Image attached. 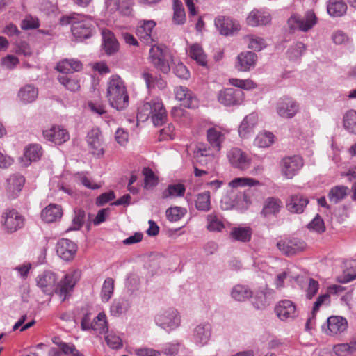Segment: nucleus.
I'll return each instance as SVG.
<instances>
[{
    "mask_svg": "<svg viewBox=\"0 0 356 356\" xmlns=\"http://www.w3.org/2000/svg\"><path fill=\"white\" fill-rule=\"evenodd\" d=\"M79 279V271H73L67 273L57 282L58 277L56 273L50 270H46L38 275L36 277V284L42 291L47 295L54 293L58 295L64 302L72 291Z\"/></svg>",
    "mask_w": 356,
    "mask_h": 356,
    "instance_id": "f257e3e1",
    "label": "nucleus"
},
{
    "mask_svg": "<svg viewBox=\"0 0 356 356\" xmlns=\"http://www.w3.org/2000/svg\"><path fill=\"white\" fill-rule=\"evenodd\" d=\"M59 24L71 25V32L76 41L91 38L96 32L95 22L90 17L77 13H72L60 17Z\"/></svg>",
    "mask_w": 356,
    "mask_h": 356,
    "instance_id": "f03ea898",
    "label": "nucleus"
},
{
    "mask_svg": "<svg viewBox=\"0 0 356 356\" xmlns=\"http://www.w3.org/2000/svg\"><path fill=\"white\" fill-rule=\"evenodd\" d=\"M106 97L110 106L122 111L129 106V97L124 81L119 75H112L107 83Z\"/></svg>",
    "mask_w": 356,
    "mask_h": 356,
    "instance_id": "7ed1b4c3",
    "label": "nucleus"
},
{
    "mask_svg": "<svg viewBox=\"0 0 356 356\" xmlns=\"http://www.w3.org/2000/svg\"><path fill=\"white\" fill-rule=\"evenodd\" d=\"M137 118L143 122L151 118L154 126L160 127L166 122L168 115L163 102L154 99L138 108Z\"/></svg>",
    "mask_w": 356,
    "mask_h": 356,
    "instance_id": "20e7f679",
    "label": "nucleus"
},
{
    "mask_svg": "<svg viewBox=\"0 0 356 356\" xmlns=\"http://www.w3.org/2000/svg\"><path fill=\"white\" fill-rule=\"evenodd\" d=\"M149 60L154 67L163 74H168L173 61L169 49L162 45H153L149 49Z\"/></svg>",
    "mask_w": 356,
    "mask_h": 356,
    "instance_id": "39448f33",
    "label": "nucleus"
},
{
    "mask_svg": "<svg viewBox=\"0 0 356 356\" xmlns=\"http://www.w3.org/2000/svg\"><path fill=\"white\" fill-rule=\"evenodd\" d=\"M154 321L158 326L170 332L179 326L181 316L176 309L171 307L158 313Z\"/></svg>",
    "mask_w": 356,
    "mask_h": 356,
    "instance_id": "423d86ee",
    "label": "nucleus"
},
{
    "mask_svg": "<svg viewBox=\"0 0 356 356\" xmlns=\"http://www.w3.org/2000/svg\"><path fill=\"white\" fill-rule=\"evenodd\" d=\"M217 98L219 103L226 107L238 106L244 100V92L234 88H224L218 92Z\"/></svg>",
    "mask_w": 356,
    "mask_h": 356,
    "instance_id": "0eeeda50",
    "label": "nucleus"
},
{
    "mask_svg": "<svg viewBox=\"0 0 356 356\" xmlns=\"http://www.w3.org/2000/svg\"><path fill=\"white\" fill-rule=\"evenodd\" d=\"M304 165V160L299 155L287 156L280 162L282 174L287 179H292Z\"/></svg>",
    "mask_w": 356,
    "mask_h": 356,
    "instance_id": "6e6552de",
    "label": "nucleus"
},
{
    "mask_svg": "<svg viewBox=\"0 0 356 356\" xmlns=\"http://www.w3.org/2000/svg\"><path fill=\"white\" fill-rule=\"evenodd\" d=\"M275 109L280 117L290 119L298 113L300 105L292 97L284 96L278 99Z\"/></svg>",
    "mask_w": 356,
    "mask_h": 356,
    "instance_id": "1a4fd4ad",
    "label": "nucleus"
},
{
    "mask_svg": "<svg viewBox=\"0 0 356 356\" xmlns=\"http://www.w3.org/2000/svg\"><path fill=\"white\" fill-rule=\"evenodd\" d=\"M317 22V18L312 10L306 12L303 17L299 15H292L288 20L289 26L291 30L298 29L302 31H307Z\"/></svg>",
    "mask_w": 356,
    "mask_h": 356,
    "instance_id": "9d476101",
    "label": "nucleus"
},
{
    "mask_svg": "<svg viewBox=\"0 0 356 356\" xmlns=\"http://www.w3.org/2000/svg\"><path fill=\"white\" fill-rule=\"evenodd\" d=\"M3 226L8 233H13L23 227L24 218L15 209L6 210L2 214Z\"/></svg>",
    "mask_w": 356,
    "mask_h": 356,
    "instance_id": "9b49d317",
    "label": "nucleus"
},
{
    "mask_svg": "<svg viewBox=\"0 0 356 356\" xmlns=\"http://www.w3.org/2000/svg\"><path fill=\"white\" fill-rule=\"evenodd\" d=\"M277 247L284 254L290 257L304 251L307 244L302 239L293 238L278 241Z\"/></svg>",
    "mask_w": 356,
    "mask_h": 356,
    "instance_id": "f8f14e48",
    "label": "nucleus"
},
{
    "mask_svg": "<svg viewBox=\"0 0 356 356\" xmlns=\"http://www.w3.org/2000/svg\"><path fill=\"white\" fill-rule=\"evenodd\" d=\"M77 245L67 238L60 239L56 245L57 255L65 261H72L76 256Z\"/></svg>",
    "mask_w": 356,
    "mask_h": 356,
    "instance_id": "ddd939ff",
    "label": "nucleus"
},
{
    "mask_svg": "<svg viewBox=\"0 0 356 356\" xmlns=\"http://www.w3.org/2000/svg\"><path fill=\"white\" fill-rule=\"evenodd\" d=\"M194 164L197 166L206 167L207 170L213 167L214 157L210 148L205 144H199L194 150Z\"/></svg>",
    "mask_w": 356,
    "mask_h": 356,
    "instance_id": "4468645a",
    "label": "nucleus"
},
{
    "mask_svg": "<svg viewBox=\"0 0 356 356\" xmlns=\"http://www.w3.org/2000/svg\"><path fill=\"white\" fill-rule=\"evenodd\" d=\"M212 327L208 322H202L197 325L193 331L192 339L193 342L200 346H204L208 343L211 337Z\"/></svg>",
    "mask_w": 356,
    "mask_h": 356,
    "instance_id": "2eb2a0df",
    "label": "nucleus"
},
{
    "mask_svg": "<svg viewBox=\"0 0 356 356\" xmlns=\"http://www.w3.org/2000/svg\"><path fill=\"white\" fill-rule=\"evenodd\" d=\"M214 24L220 33L225 36L233 35L240 29L238 22L229 17L218 16L215 18Z\"/></svg>",
    "mask_w": 356,
    "mask_h": 356,
    "instance_id": "dca6fc26",
    "label": "nucleus"
},
{
    "mask_svg": "<svg viewBox=\"0 0 356 356\" xmlns=\"http://www.w3.org/2000/svg\"><path fill=\"white\" fill-rule=\"evenodd\" d=\"M275 312L281 321L293 319L298 315L295 303L289 300L280 301L275 307Z\"/></svg>",
    "mask_w": 356,
    "mask_h": 356,
    "instance_id": "f3484780",
    "label": "nucleus"
},
{
    "mask_svg": "<svg viewBox=\"0 0 356 356\" xmlns=\"http://www.w3.org/2000/svg\"><path fill=\"white\" fill-rule=\"evenodd\" d=\"M348 328L347 320L339 316H332L327 319V325L322 329L327 334H337L344 332Z\"/></svg>",
    "mask_w": 356,
    "mask_h": 356,
    "instance_id": "a211bd4d",
    "label": "nucleus"
},
{
    "mask_svg": "<svg viewBox=\"0 0 356 356\" xmlns=\"http://www.w3.org/2000/svg\"><path fill=\"white\" fill-rule=\"evenodd\" d=\"M175 97L181 102V105L188 108H195L198 106V101L193 93L185 86H178L175 89Z\"/></svg>",
    "mask_w": 356,
    "mask_h": 356,
    "instance_id": "6ab92c4d",
    "label": "nucleus"
},
{
    "mask_svg": "<svg viewBox=\"0 0 356 356\" xmlns=\"http://www.w3.org/2000/svg\"><path fill=\"white\" fill-rule=\"evenodd\" d=\"M257 55L252 51H243L240 53L236 57L235 67L240 72H248L254 68Z\"/></svg>",
    "mask_w": 356,
    "mask_h": 356,
    "instance_id": "aec40b11",
    "label": "nucleus"
},
{
    "mask_svg": "<svg viewBox=\"0 0 356 356\" xmlns=\"http://www.w3.org/2000/svg\"><path fill=\"white\" fill-rule=\"evenodd\" d=\"M282 207L283 204L280 198L268 197L264 201L260 215L264 218L275 217L279 214Z\"/></svg>",
    "mask_w": 356,
    "mask_h": 356,
    "instance_id": "412c9836",
    "label": "nucleus"
},
{
    "mask_svg": "<svg viewBox=\"0 0 356 356\" xmlns=\"http://www.w3.org/2000/svg\"><path fill=\"white\" fill-rule=\"evenodd\" d=\"M227 157L234 168L245 170L249 168L250 160L245 152L239 148H232L227 154Z\"/></svg>",
    "mask_w": 356,
    "mask_h": 356,
    "instance_id": "4be33fe9",
    "label": "nucleus"
},
{
    "mask_svg": "<svg viewBox=\"0 0 356 356\" xmlns=\"http://www.w3.org/2000/svg\"><path fill=\"white\" fill-rule=\"evenodd\" d=\"M44 138L56 145H61L70 138L66 129L60 126H53L51 129L43 131Z\"/></svg>",
    "mask_w": 356,
    "mask_h": 356,
    "instance_id": "5701e85b",
    "label": "nucleus"
},
{
    "mask_svg": "<svg viewBox=\"0 0 356 356\" xmlns=\"http://www.w3.org/2000/svg\"><path fill=\"white\" fill-rule=\"evenodd\" d=\"M101 136V131L98 128L92 129L87 135V143L92 153L97 156H101L104 153Z\"/></svg>",
    "mask_w": 356,
    "mask_h": 356,
    "instance_id": "b1692460",
    "label": "nucleus"
},
{
    "mask_svg": "<svg viewBox=\"0 0 356 356\" xmlns=\"http://www.w3.org/2000/svg\"><path fill=\"white\" fill-rule=\"evenodd\" d=\"M274 295L275 291L270 289L258 291L253 298L252 304L257 309H264L273 303Z\"/></svg>",
    "mask_w": 356,
    "mask_h": 356,
    "instance_id": "393cba45",
    "label": "nucleus"
},
{
    "mask_svg": "<svg viewBox=\"0 0 356 356\" xmlns=\"http://www.w3.org/2000/svg\"><path fill=\"white\" fill-rule=\"evenodd\" d=\"M309 200L302 194H295L289 197L286 207L292 213H302L309 204Z\"/></svg>",
    "mask_w": 356,
    "mask_h": 356,
    "instance_id": "a878e982",
    "label": "nucleus"
},
{
    "mask_svg": "<svg viewBox=\"0 0 356 356\" xmlns=\"http://www.w3.org/2000/svg\"><path fill=\"white\" fill-rule=\"evenodd\" d=\"M63 214V209L60 205L49 204L42 210L41 218L45 222L51 223L60 220Z\"/></svg>",
    "mask_w": 356,
    "mask_h": 356,
    "instance_id": "bb28decb",
    "label": "nucleus"
},
{
    "mask_svg": "<svg viewBox=\"0 0 356 356\" xmlns=\"http://www.w3.org/2000/svg\"><path fill=\"white\" fill-rule=\"evenodd\" d=\"M102 35V48L107 55H113L119 49V43L114 34L109 30H103Z\"/></svg>",
    "mask_w": 356,
    "mask_h": 356,
    "instance_id": "cd10ccee",
    "label": "nucleus"
},
{
    "mask_svg": "<svg viewBox=\"0 0 356 356\" xmlns=\"http://www.w3.org/2000/svg\"><path fill=\"white\" fill-rule=\"evenodd\" d=\"M105 3L111 11H119L122 15L129 16L131 14L133 0H105Z\"/></svg>",
    "mask_w": 356,
    "mask_h": 356,
    "instance_id": "c85d7f7f",
    "label": "nucleus"
},
{
    "mask_svg": "<svg viewBox=\"0 0 356 356\" xmlns=\"http://www.w3.org/2000/svg\"><path fill=\"white\" fill-rule=\"evenodd\" d=\"M25 183L24 177L19 173L11 175L6 180V188L9 193H12L13 197H15L19 193Z\"/></svg>",
    "mask_w": 356,
    "mask_h": 356,
    "instance_id": "c756f323",
    "label": "nucleus"
},
{
    "mask_svg": "<svg viewBox=\"0 0 356 356\" xmlns=\"http://www.w3.org/2000/svg\"><path fill=\"white\" fill-rule=\"evenodd\" d=\"M246 20L251 26L266 25L270 22V15L266 12L254 10L250 13Z\"/></svg>",
    "mask_w": 356,
    "mask_h": 356,
    "instance_id": "7c9ffc66",
    "label": "nucleus"
},
{
    "mask_svg": "<svg viewBox=\"0 0 356 356\" xmlns=\"http://www.w3.org/2000/svg\"><path fill=\"white\" fill-rule=\"evenodd\" d=\"M83 65L81 61L75 59H64L60 61L56 66L58 72L63 74H72L82 70Z\"/></svg>",
    "mask_w": 356,
    "mask_h": 356,
    "instance_id": "2f4dec72",
    "label": "nucleus"
},
{
    "mask_svg": "<svg viewBox=\"0 0 356 356\" xmlns=\"http://www.w3.org/2000/svg\"><path fill=\"white\" fill-rule=\"evenodd\" d=\"M347 8L343 0H329L327 3V13L332 17H342L346 13Z\"/></svg>",
    "mask_w": 356,
    "mask_h": 356,
    "instance_id": "473e14b6",
    "label": "nucleus"
},
{
    "mask_svg": "<svg viewBox=\"0 0 356 356\" xmlns=\"http://www.w3.org/2000/svg\"><path fill=\"white\" fill-rule=\"evenodd\" d=\"M38 95V88L31 84L24 86L18 92V97L23 104L32 103L37 99Z\"/></svg>",
    "mask_w": 356,
    "mask_h": 356,
    "instance_id": "72a5a7b5",
    "label": "nucleus"
},
{
    "mask_svg": "<svg viewBox=\"0 0 356 356\" xmlns=\"http://www.w3.org/2000/svg\"><path fill=\"white\" fill-rule=\"evenodd\" d=\"M257 123V117L254 113H251L247 115L241 122L239 128H238V134L242 138L248 137L249 134H250L254 127L256 126Z\"/></svg>",
    "mask_w": 356,
    "mask_h": 356,
    "instance_id": "f704fd0d",
    "label": "nucleus"
},
{
    "mask_svg": "<svg viewBox=\"0 0 356 356\" xmlns=\"http://www.w3.org/2000/svg\"><path fill=\"white\" fill-rule=\"evenodd\" d=\"M43 154L42 148L39 144H31L25 147L24 151V156L26 159V165H29L31 162L39 161Z\"/></svg>",
    "mask_w": 356,
    "mask_h": 356,
    "instance_id": "c9c22d12",
    "label": "nucleus"
},
{
    "mask_svg": "<svg viewBox=\"0 0 356 356\" xmlns=\"http://www.w3.org/2000/svg\"><path fill=\"white\" fill-rule=\"evenodd\" d=\"M253 191L248 188L243 192H238L234 200V206L238 209H247L252 204Z\"/></svg>",
    "mask_w": 356,
    "mask_h": 356,
    "instance_id": "e433bc0d",
    "label": "nucleus"
},
{
    "mask_svg": "<svg viewBox=\"0 0 356 356\" xmlns=\"http://www.w3.org/2000/svg\"><path fill=\"white\" fill-rule=\"evenodd\" d=\"M349 189L343 185L334 186L330 190L327 197L331 202L338 204L343 200L348 194Z\"/></svg>",
    "mask_w": 356,
    "mask_h": 356,
    "instance_id": "4c0bfd02",
    "label": "nucleus"
},
{
    "mask_svg": "<svg viewBox=\"0 0 356 356\" xmlns=\"http://www.w3.org/2000/svg\"><path fill=\"white\" fill-rule=\"evenodd\" d=\"M252 229L249 227H234L230 232V237L233 241L243 243L249 242L252 237Z\"/></svg>",
    "mask_w": 356,
    "mask_h": 356,
    "instance_id": "58836bf2",
    "label": "nucleus"
},
{
    "mask_svg": "<svg viewBox=\"0 0 356 356\" xmlns=\"http://www.w3.org/2000/svg\"><path fill=\"white\" fill-rule=\"evenodd\" d=\"M231 296L235 300L242 302L252 297V292L248 286L236 284L232 289Z\"/></svg>",
    "mask_w": 356,
    "mask_h": 356,
    "instance_id": "ea45409f",
    "label": "nucleus"
},
{
    "mask_svg": "<svg viewBox=\"0 0 356 356\" xmlns=\"http://www.w3.org/2000/svg\"><path fill=\"white\" fill-rule=\"evenodd\" d=\"M207 137L210 145L216 151H220L224 140L223 134L216 128H210L207 131Z\"/></svg>",
    "mask_w": 356,
    "mask_h": 356,
    "instance_id": "a19ab883",
    "label": "nucleus"
},
{
    "mask_svg": "<svg viewBox=\"0 0 356 356\" xmlns=\"http://www.w3.org/2000/svg\"><path fill=\"white\" fill-rule=\"evenodd\" d=\"M186 187L182 184H169L161 194L163 199L183 197L185 194Z\"/></svg>",
    "mask_w": 356,
    "mask_h": 356,
    "instance_id": "79ce46f5",
    "label": "nucleus"
},
{
    "mask_svg": "<svg viewBox=\"0 0 356 356\" xmlns=\"http://www.w3.org/2000/svg\"><path fill=\"white\" fill-rule=\"evenodd\" d=\"M343 124L344 129L350 134H356V111L350 109L343 115Z\"/></svg>",
    "mask_w": 356,
    "mask_h": 356,
    "instance_id": "37998d69",
    "label": "nucleus"
},
{
    "mask_svg": "<svg viewBox=\"0 0 356 356\" xmlns=\"http://www.w3.org/2000/svg\"><path fill=\"white\" fill-rule=\"evenodd\" d=\"M190 57L195 60L197 63L202 66H207V56L201 46L198 44H193L190 47Z\"/></svg>",
    "mask_w": 356,
    "mask_h": 356,
    "instance_id": "c03bdc74",
    "label": "nucleus"
},
{
    "mask_svg": "<svg viewBox=\"0 0 356 356\" xmlns=\"http://www.w3.org/2000/svg\"><path fill=\"white\" fill-rule=\"evenodd\" d=\"M155 26L156 23L153 20L144 22L143 24L137 29V33L141 38H143L147 43L152 42L153 40L151 34Z\"/></svg>",
    "mask_w": 356,
    "mask_h": 356,
    "instance_id": "a18cd8bd",
    "label": "nucleus"
},
{
    "mask_svg": "<svg viewBox=\"0 0 356 356\" xmlns=\"http://www.w3.org/2000/svg\"><path fill=\"white\" fill-rule=\"evenodd\" d=\"M210 199L209 191H204L203 193H198L195 201L196 209L202 211H209L211 209Z\"/></svg>",
    "mask_w": 356,
    "mask_h": 356,
    "instance_id": "49530a36",
    "label": "nucleus"
},
{
    "mask_svg": "<svg viewBox=\"0 0 356 356\" xmlns=\"http://www.w3.org/2000/svg\"><path fill=\"white\" fill-rule=\"evenodd\" d=\"M86 220V212L83 209H75L74 217L72 218V225L69 227L67 232L79 230L83 225Z\"/></svg>",
    "mask_w": 356,
    "mask_h": 356,
    "instance_id": "de8ad7c7",
    "label": "nucleus"
},
{
    "mask_svg": "<svg viewBox=\"0 0 356 356\" xmlns=\"http://www.w3.org/2000/svg\"><path fill=\"white\" fill-rule=\"evenodd\" d=\"M173 10V22L178 25L184 24L186 22V14L182 3L179 0H174Z\"/></svg>",
    "mask_w": 356,
    "mask_h": 356,
    "instance_id": "09e8293b",
    "label": "nucleus"
},
{
    "mask_svg": "<svg viewBox=\"0 0 356 356\" xmlns=\"http://www.w3.org/2000/svg\"><path fill=\"white\" fill-rule=\"evenodd\" d=\"M129 301L124 298L115 299L113 302L110 311L112 315L119 316L126 312L129 308Z\"/></svg>",
    "mask_w": 356,
    "mask_h": 356,
    "instance_id": "8fccbe9b",
    "label": "nucleus"
},
{
    "mask_svg": "<svg viewBox=\"0 0 356 356\" xmlns=\"http://www.w3.org/2000/svg\"><path fill=\"white\" fill-rule=\"evenodd\" d=\"M58 79L59 82L66 88V89L72 92H76L80 88L79 81L72 76L66 74L60 75L58 76Z\"/></svg>",
    "mask_w": 356,
    "mask_h": 356,
    "instance_id": "3c124183",
    "label": "nucleus"
},
{
    "mask_svg": "<svg viewBox=\"0 0 356 356\" xmlns=\"http://www.w3.org/2000/svg\"><path fill=\"white\" fill-rule=\"evenodd\" d=\"M91 330H95L99 334H104L108 332L106 316L104 312L99 313L97 317L94 318Z\"/></svg>",
    "mask_w": 356,
    "mask_h": 356,
    "instance_id": "603ef678",
    "label": "nucleus"
},
{
    "mask_svg": "<svg viewBox=\"0 0 356 356\" xmlns=\"http://www.w3.org/2000/svg\"><path fill=\"white\" fill-rule=\"evenodd\" d=\"M274 142V135L271 132L259 133L254 140V145L261 148L270 147Z\"/></svg>",
    "mask_w": 356,
    "mask_h": 356,
    "instance_id": "864d4df0",
    "label": "nucleus"
},
{
    "mask_svg": "<svg viewBox=\"0 0 356 356\" xmlns=\"http://www.w3.org/2000/svg\"><path fill=\"white\" fill-rule=\"evenodd\" d=\"M114 290V280L112 278H106L102 285L101 291V298L102 302H108L113 293Z\"/></svg>",
    "mask_w": 356,
    "mask_h": 356,
    "instance_id": "5fc2aeb1",
    "label": "nucleus"
},
{
    "mask_svg": "<svg viewBox=\"0 0 356 356\" xmlns=\"http://www.w3.org/2000/svg\"><path fill=\"white\" fill-rule=\"evenodd\" d=\"M257 185H260V182L250 177L234 178L229 183V186L232 188L254 186Z\"/></svg>",
    "mask_w": 356,
    "mask_h": 356,
    "instance_id": "6e6d98bb",
    "label": "nucleus"
},
{
    "mask_svg": "<svg viewBox=\"0 0 356 356\" xmlns=\"http://www.w3.org/2000/svg\"><path fill=\"white\" fill-rule=\"evenodd\" d=\"M306 49V46L301 42H297L287 50L288 57L290 60H296L300 58Z\"/></svg>",
    "mask_w": 356,
    "mask_h": 356,
    "instance_id": "4d7b16f0",
    "label": "nucleus"
},
{
    "mask_svg": "<svg viewBox=\"0 0 356 356\" xmlns=\"http://www.w3.org/2000/svg\"><path fill=\"white\" fill-rule=\"evenodd\" d=\"M186 212V209L184 207H170L166 210V217L170 222H177L182 218Z\"/></svg>",
    "mask_w": 356,
    "mask_h": 356,
    "instance_id": "13d9d810",
    "label": "nucleus"
},
{
    "mask_svg": "<svg viewBox=\"0 0 356 356\" xmlns=\"http://www.w3.org/2000/svg\"><path fill=\"white\" fill-rule=\"evenodd\" d=\"M207 221V228L210 232H220L224 228L223 222L215 214L208 215Z\"/></svg>",
    "mask_w": 356,
    "mask_h": 356,
    "instance_id": "bf43d9fd",
    "label": "nucleus"
},
{
    "mask_svg": "<svg viewBox=\"0 0 356 356\" xmlns=\"http://www.w3.org/2000/svg\"><path fill=\"white\" fill-rule=\"evenodd\" d=\"M247 39L248 40V47L249 49L260 51L266 47L264 40L260 37L250 35L247 36Z\"/></svg>",
    "mask_w": 356,
    "mask_h": 356,
    "instance_id": "052dcab7",
    "label": "nucleus"
},
{
    "mask_svg": "<svg viewBox=\"0 0 356 356\" xmlns=\"http://www.w3.org/2000/svg\"><path fill=\"white\" fill-rule=\"evenodd\" d=\"M307 227L309 229L319 234L323 233L325 231L324 221L318 214L308 224Z\"/></svg>",
    "mask_w": 356,
    "mask_h": 356,
    "instance_id": "680f3d73",
    "label": "nucleus"
},
{
    "mask_svg": "<svg viewBox=\"0 0 356 356\" xmlns=\"http://www.w3.org/2000/svg\"><path fill=\"white\" fill-rule=\"evenodd\" d=\"M107 345L112 349H120L122 347L121 338L115 334L110 333L105 337Z\"/></svg>",
    "mask_w": 356,
    "mask_h": 356,
    "instance_id": "e2e57ef3",
    "label": "nucleus"
},
{
    "mask_svg": "<svg viewBox=\"0 0 356 356\" xmlns=\"http://www.w3.org/2000/svg\"><path fill=\"white\" fill-rule=\"evenodd\" d=\"M58 346L61 352L65 356L70 354L72 355V356H84L78 350H76L74 344H68L65 342H61Z\"/></svg>",
    "mask_w": 356,
    "mask_h": 356,
    "instance_id": "0e129e2a",
    "label": "nucleus"
},
{
    "mask_svg": "<svg viewBox=\"0 0 356 356\" xmlns=\"http://www.w3.org/2000/svg\"><path fill=\"white\" fill-rule=\"evenodd\" d=\"M175 138V127L172 124H168L160 131L159 140H173Z\"/></svg>",
    "mask_w": 356,
    "mask_h": 356,
    "instance_id": "69168bd1",
    "label": "nucleus"
},
{
    "mask_svg": "<svg viewBox=\"0 0 356 356\" xmlns=\"http://www.w3.org/2000/svg\"><path fill=\"white\" fill-rule=\"evenodd\" d=\"M115 198V193L113 191H109L108 192H106L102 193L96 198L95 204L97 207H102L108 203L110 201H112Z\"/></svg>",
    "mask_w": 356,
    "mask_h": 356,
    "instance_id": "338daca9",
    "label": "nucleus"
},
{
    "mask_svg": "<svg viewBox=\"0 0 356 356\" xmlns=\"http://www.w3.org/2000/svg\"><path fill=\"white\" fill-rule=\"evenodd\" d=\"M40 26L39 20L32 17H26L22 21L21 28L23 30L35 29Z\"/></svg>",
    "mask_w": 356,
    "mask_h": 356,
    "instance_id": "774afa93",
    "label": "nucleus"
}]
</instances>
